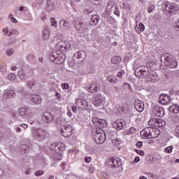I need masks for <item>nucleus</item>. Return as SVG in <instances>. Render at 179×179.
Instances as JSON below:
<instances>
[{"mask_svg":"<svg viewBox=\"0 0 179 179\" xmlns=\"http://www.w3.org/2000/svg\"><path fill=\"white\" fill-rule=\"evenodd\" d=\"M42 120L47 124L52 122L55 120L54 115L49 112H45L41 116Z\"/></svg>","mask_w":179,"mask_h":179,"instance_id":"obj_11","label":"nucleus"},{"mask_svg":"<svg viewBox=\"0 0 179 179\" xmlns=\"http://www.w3.org/2000/svg\"><path fill=\"white\" fill-rule=\"evenodd\" d=\"M113 13L114 15H117V16H120V10H118V7H115Z\"/></svg>","mask_w":179,"mask_h":179,"instance_id":"obj_55","label":"nucleus"},{"mask_svg":"<svg viewBox=\"0 0 179 179\" xmlns=\"http://www.w3.org/2000/svg\"><path fill=\"white\" fill-rule=\"evenodd\" d=\"M51 26L54 27H58V24L57 23V20L55 17L50 18Z\"/></svg>","mask_w":179,"mask_h":179,"instance_id":"obj_39","label":"nucleus"},{"mask_svg":"<svg viewBox=\"0 0 179 179\" xmlns=\"http://www.w3.org/2000/svg\"><path fill=\"white\" fill-rule=\"evenodd\" d=\"M101 176L103 178H110L111 177V175L107 172H102L101 173Z\"/></svg>","mask_w":179,"mask_h":179,"instance_id":"obj_43","label":"nucleus"},{"mask_svg":"<svg viewBox=\"0 0 179 179\" xmlns=\"http://www.w3.org/2000/svg\"><path fill=\"white\" fill-rule=\"evenodd\" d=\"M62 89H69V85L68 83H63L62 84Z\"/></svg>","mask_w":179,"mask_h":179,"instance_id":"obj_61","label":"nucleus"},{"mask_svg":"<svg viewBox=\"0 0 179 179\" xmlns=\"http://www.w3.org/2000/svg\"><path fill=\"white\" fill-rule=\"evenodd\" d=\"M6 55H8V57H10V55H13V49H8L6 50Z\"/></svg>","mask_w":179,"mask_h":179,"instance_id":"obj_47","label":"nucleus"},{"mask_svg":"<svg viewBox=\"0 0 179 179\" xmlns=\"http://www.w3.org/2000/svg\"><path fill=\"white\" fill-rule=\"evenodd\" d=\"M20 149L23 152V153H29V146L27 145H20Z\"/></svg>","mask_w":179,"mask_h":179,"instance_id":"obj_37","label":"nucleus"},{"mask_svg":"<svg viewBox=\"0 0 179 179\" xmlns=\"http://www.w3.org/2000/svg\"><path fill=\"white\" fill-rule=\"evenodd\" d=\"M85 163H90L92 162V157H85Z\"/></svg>","mask_w":179,"mask_h":179,"instance_id":"obj_57","label":"nucleus"},{"mask_svg":"<svg viewBox=\"0 0 179 179\" xmlns=\"http://www.w3.org/2000/svg\"><path fill=\"white\" fill-rule=\"evenodd\" d=\"M173 58H171L170 57V54L169 53H164L163 55H162L161 56V62H163V61H164L165 62H166V64H168L169 62H170V61Z\"/></svg>","mask_w":179,"mask_h":179,"instance_id":"obj_29","label":"nucleus"},{"mask_svg":"<svg viewBox=\"0 0 179 179\" xmlns=\"http://www.w3.org/2000/svg\"><path fill=\"white\" fill-rule=\"evenodd\" d=\"M167 65L169 66V68L171 69H174V68H177V66H178V62H177L176 60H174V59H172L171 60H170L168 63Z\"/></svg>","mask_w":179,"mask_h":179,"instance_id":"obj_32","label":"nucleus"},{"mask_svg":"<svg viewBox=\"0 0 179 179\" xmlns=\"http://www.w3.org/2000/svg\"><path fill=\"white\" fill-rule=\"evenodd\" d=\"M157 118L155 119H151L149 120L148 124L149 125L153 126L155 125L156 127V124L157 123Z\"/></svg>","mask_w":179,"mask_h":179,"instance_id":"obj_40","label":"nucleus"},{"mask_svg":"<svg viewBox=\"0 0 179 179\" xmlns=\"http://www.w3.org/2000/svg\"><path fill=\"white\" fill-rule=\"evenodd\" d=\"M137 29H139L140 33H141V31H145V24H143L142 22H140Z\"/></svg>","mask_w":179,"mask_h":179,"instance_id":"obj_41","label":"nucleus"},{"mask_svg":"<svg viewBox=\"0 0 179 179\" xmlns=\"http://www.w3.org/2000/svg\"><path fill=\"white\" fill-rule=\"evenodd\" d=\"M89 29H87V25L85 22L79 23L78 31L80 33H87Z\"/></svg>","mask_w":179,"mask_h":179,"instance_id":"obj_22","label":"nucleus"},{"mask_svg":"<svg viewBox=\"0 0 179 179\" xmlns=\"http://www.w3.org/2000/svg\"><path fill=\"white\" fill-rule=\"evenodd\" d=\"M50 29L47 27H44L43 30L42 31V38L45 41L48 40V38H50Z\"/></svg>","mask_w":179,"mask_h":179,"instance_id":"obj_19","label":"nucleus"},{"mask_svg":"<svg viewBox=\"0 0 179 179\" xmlns=\"http://www.w3.org/2000/svg\"><path fill=\"white\" fill-rule=\"evenodd\" d=\"M20 127H22V128H24V129H27V128L29 127V126L27 124H22L20 125Z\"/></svg>","mask_w":179,"mask_h":179,"instance_id":"obj_64","label":"nucleus"},{"mask_svg":"<svg viewBox=\"0 0 179 179\" xmlns=\"http://www.w3.org/2000/svg\"><path fill=\"white\" fill-rule=\"evenodd\" d=\"M66 57L64 54H59L57 52L50 53L49 55V59L52 62L57 64V65H61L63 62H65Z\"/></svg>","mask_w":179,"mask_h":179,"instance_id":"obj_2","label":"nucleus"},{"mask_svg":"<svg viewBox=\"0 0 179 179\" xmlns=\"http://www.w3.org/2000/svg\"><path fill=\"white\" fill-rule=\"evenodd\" d=\"M176 136H177V138H179V124H178L176 128Z\"/></svg>","mask_w":179,"mask_h":179,"instance_id":"obj_60","label":"nucleus"},{"mask_svg":"<svg viewBox=\"0 0 179 179\" xmlns=\"http://www.w3.org/2000/svg\"><path fill=\"white\" fill-rule=\"evenodd\" d=\"M15 91L13 90H8L5 92L3 94V99H10L11 97H13L15 96Z\"/></svg>","mask_w":179,"mask_h":179,"instance_id":"obj_26","label":"nucleus"},{"mask_svg":"<svg viewBox=\"0 0 179 179\" xmlns=\"http://www.w3.org/2000/svg\"><path fill=\"white\" fill-rule=\"evenodd\" d=\"M114 162L115 158H110L106 162V166H108L109 169H114V166H115V165L114 164Z\"/></svg>","mask_w":179,"mask_h":179,"instance_id":"obj_33","label":"nucleus"},{"mask_svg":"<svg viewBox=\"0 0 179 179\" xmlns=\"http://www.w3.org/2000/svg\"><path fill=\"white\" fill-rule=\"evenodd\" d=\"M47 8L48 10H52V8H54V3H52L50 0H48Z\"/></svg>","mask_w":179,"mask_h":179,"instance_id":"obj_38","label":"nucleus"},{"mask_svg":"<svg viewBox=\"0 0 179 179\" xmlns=\"http://www.w3.org/2000/svg\"><path fill=\"white\" fill-rule=\"evenodd\" d=\"M43 174H44V172H43L42 171H38L35 172V176H36V177L43 176Z\"/></svg>","mask_w":179,"mask_h":179,"instance_id":"obj_53","label":"nucleus"},{"mask_svg":"<svg viewBox=\"0 0 179 179\" xmlns=\"http://www.w3.org/2000/svg\"><path fill=\"white\" fill-rule=\"evenodd\" d=\"M113 164L115 165V166H113V168L118 169V167H121V166H122V161L121 160V159L117 157V158L115 159V162H114Z\"/></svg>","mask_w":179,"mask_h":179,"instance_id":"obj_34","label":"nucleus"},{"mask_svg":"<svg viewBox=\"0 0 179 179\" xmlns=\"http://www.w3.org/2000/svg\"><path fill=\"white\" fill-rule=\"evenodd\" d=\"M123 8L127 9V10H131V7L127 3H123Z\"/></svg>","mask_w":179,"mask_h":179,"instance_id":"obj_58","label":"nucleus"},{"mask_svg":"<svg viewBox=\"0 0 179 179\" xmlns=\"http://www.w3.org/2000/svg\"><path fill=\"white\" fill-rule=\"evenodd\" d=\"M159 135H160V130L155 127H152L151 128V139H155V138H157Z\"/></svg>","mask_w":179,"mask_h":179,"instance_id":"obj_27","label":"nucleus"},{"mask_svg":"<svg viewBox=\"0 0 179 179\" xmlns=\"http://www.w3.org/2000/svg\"><path fill=\"white\" fill-rule=\"evenodd\" d=\"M153 10H155V6L152 5L148 7V12H149V13H151V12H153Z\"/></svg>","mask_w":179,"mask_h":179,"instance_id":"obj_49","label":"nucleus"},{"mask_svg":"<svg viewBox=\"0 0 179 179\" xmlns=\"http://www.w3.org/2000/svg\"><path fill=\"white\" fill-rule=\"evenodd\" d=\"M18 113L21 117H27L29 115V109L27 108H21L18 110Z\"/></svg>","mask_w":179,"mask_h":179,"instance_id":"obj_30","label":"nucleus"},{"mask_svg":"<svg viewBox=\"0 0 179 179\" xmlns=\"http://www.w3.org/2000/svg\"><path fill=\"white\" fill-rule=\"evenodd\" d=\"M152 113L155 117H164V109L159 106H155L152 109Z\"/></svg>","mask_w":179,"mask_h":179,"instance_id":"obj_12","label":"nucleus"},{"mask_svg":"<svg viewBox=\"0 0 179 179\" xmlns=\"http://www.w3.org/2000/svg\"><path fill=\"white\" fill-rule=\"evenodd\" d=\"M24 72H25V75H29V78H31V76H33V75H34L33 71H31V70H28V71H24Z\"/></svg>","mask_w":179,"mask_h":179,"instance_id":"obj_51","label":"nucleus"},{"mask_svg":"<svg viewBox=\"0 0 179 179\" xmlns=\"http://www.w3.org/2000/svg\"><path fill=\"white\" fill-rule=\"evenodd\" d=\"M74 58H77L78 62H83L86 59V53L83 50L78 51L75 53Z\"/></svg>","mask_w":179,"mask_h":179,"instance_id":"obj_15","label":"nucleus"},{"mask_svg":"<svg viewBox=\"0 0 179 179\" xmlns=\"http://www.w3.org/2000/svg\"><path fill=\"white\" fill-rule=\"evenodd\" d=\"M123 75H125V71L124 70H122V71L118 72L117 77L118 78H122Z\"/></svg>","mask_w":179,"mask_h":179,"instance_id":"obj_52","label":"nucleus"},{"mask_svg":"<svg viewBox=\"0 0 179 179\" xmlns=\"http://www.w3.org/2000/svg\"><path fill=\"white\" fill-rule=\"evenodd\" d=\"M59 26L64 30H67V29H69L70 27L69 21L66 20H62L59 22Z\"/></svg>","mask_w":179,"mask_h":179,"instance_id":"obj_24","label":"nucleus"},{"mask_svg":"<svg viewBox=\"0 0 179 179\" xmlns=\"http://www.w3.org/2000/svg\"><path fill=\"white\" fill-rule=\"evenodd\" d=\"M12 34H15V35H17L19 34V31L16 30V29H13L11 30L8 34V37H10V36H12Z\"/></svg>","mask_w":179,"mask_h":179,"instance_id":"obj_42","label":"nucleus"},{"mask_svg":"<svg viewBox=\"0 0 179 179\" xmlns=\"http://www.w3.org/2000/svg\"><path fill=\"white\" fill-rule=\"evenodd\" d=\"M165 9L169 12V13H171V15H176L177 12L179 10V8L177 6V5L174 3H170L167 1L165 5Z\"/></svg>","mask_w":179,"mask_h":179,"instance_id":"obj_5","label":"nucleus"},{"mask_svg":"<svg viewBox=\"0 0 179 179\" xmlns=\"http://www.w3.org/2000/svg\"><path fill=\"white\" fill-rule=\"evenodd\" d=\"M167 122L166 120H163L162 119H157V124H155V127H158V128H161L163 129V128H165Z\"/></svg>","mask_w":179,"mask_h":179,"instance_id":"obj_25","label":"nucleus"},{"mask_svg":"<svg viewBox=\"0 0 179 179\" xmlns=\"http://www.w3.org/2000/svg\"><path fill=\"white\" fill-rule=\"evenodd\" d=\"M71 110L74 114H76V113L78 112V109L76 108V106H73L71 107Z\"/></svg>","mask_w":179,"mask_h":179,"instance_id":"obj_62","label":"nucleus"},{"mask_svg":"<svg viewBox=\"0 0 179 179\" xmlns=\"http://www.w3.org/2000/svg\"><path fill=\"white\" fill-rule=\"evenodd\" d=\"M135 132H136V129H135V127L129 128V134H135Z\"/></svg>","mask_w":179,"mask_h":179,"instance_id":"obj_59","label":"nucleus"},{"mask_svg":"<svg viewBox=\"0 0 179 179\" xmlns=\"http://www.w3.org/2000/svg\"><path fill=\"white\" fill-rule=\"evenodd\" d=\"M113 8H114V3L111 1H109L106 5V10L108 12H113Z\"/></svg>","mask_w":179,"mask_h":179,"instance_id":"obj_36","label":"nucleus"},{"mask_svg":"<svg viewBox=\"0 0 179 179\" xmlns=\"http://www.w3.org/2000/svg\"><path fill=\"white\" fill-rule=\"evenodd\" d=\"M88 90L91 93L99 92V90H100V84L97 83H91L90 86H88Z\"/></svg>","mask_w":179,"mask_h":179,"instance_id":"obj_17","label":"nucleus"},{"mask_svg":"<svg viewBox=\"0 0 179 179\" xmlns=\"http://www.w3.org/2000/svg\"><path fill=\"white\" fill-rule=\"evenodd\" d=\"M103 101L104 96H103V95H101V94L98 93L94 97L93 104L97 107L98 106H101V103H103Z\"/></svg>","mask_w":179,"mask_h":179,"instance_id":"obj_16","label":"nucleus"},{"mask_svg":"<svg viewBox=\"0 0 179 179\" xmlns=\"http://www.w3.org/2000/svg\"><path fill=\"white\" fill-rule=\"evenodd\" d=\"M152 127H146L141 131V135L144 139H152Z\"/></svg>","mask_w":179,"mask_h":179,"instance_id":"obj_13","label":"nucleus"},{"mask_svg":"<svg viewBox=\"0 0 179 179\" xmlns=\"http://www.w3.org/2000/svg\"><path fill=\"white\" fill-rule=\"evenodd\" d=\"M50 149L54 153L59 154V152L65 150V144L64 143H55L50 145Z\"/></svg>","mask_w":179,"mask_h":179,"instance_id":"obj_6","label":"nucleus"},{"mask_svg":"<svg viewBox=\"0 0 179 179\" xmlns=\"http://www.w3.org/2000/svg\"><path fill=\"white\" fill-rule=\"evenodd\" d=\"M9 19H10L11 22L13 23H17V20L16 18L13 17V14H10L8 15Z\"/></svg>","mask_w":179,"mask_h":179,"instance_id":"obj_44","label":"nucleus"},{"mask_svg":"<svg viewBox=\"0 0 179 179\" xmlns=\"http://www.w3.org/2000/svg\"><path fill=\"white\" fill-rule=\"evenodd\" d=\"M92 139L96 145H101L106 141V132L102 129H96L92 134Z\"/></svg>","mask_w":179,"mask_h":179,"instance_id":"obj_1","label":"nucleus"},{"mask_svg":"<svg viewBox=\"0 0 179 179\" xmlns=\"http://www.w3.org/2000/svg\"><path fill=\"white\" fill-rule=\"evenodd\" d=\"M125 126V121L124 120H118L113 123V127L115 129L120 131V129H124Z\"/></svg>","mask_w":179,"mask_h":179,"instance_id":"obj_14","label":"nucleus"},{"mask_svg":"<svg viewBox=\"0 0 179 179\" xmlns=\"http://www.w3.org/2000/svg\"><path fill=\"white\" fill-rule=\"evenodd\" d=\"M9 80H15L16 79V76L14 73H10L8 76Z\"/></svg>","mask_w":179,"mask_h":179,"instance_id":"obj_46","label":"nucleus"},{"mask_svg":"<svg viewBox=\"0 0 179 179\" xmlns=\"http://www.w3.org/2000/svg\"><path fill=\"white\" fill-rule=\"evenodd\" d=\"M135 152H136L138 155H140V156H145V152L142 150H135Z\"/></svg>","mask_w":179,"mask_h":179,"instance_id":"obj_48","label":"nucleus"},{"mask_svg":"<svg viewBox=\"0 0 179 179\" xmlns=\"http://www.w3.org/2000/svg\"><path fill=\"white\" fill-rule=\"evenodd\" d=\"M3 33L5 34L6 36H8L9 34V28L6 27L3 29Z\"/></svg>","mask_w":179,"mask_h":179,"instance_id":"obj_56","label":"nucleus"},{"mask_svg":"<svg viewBox=\"0 0 179 179\" xmlns=\"http://www.w3.org/2000/svg\"><path fill=\"white\" fill-rule=\"evenodd\" d=\"M31 100L32 103H34L35 104H41V96H40L39 95H32L31 97Z\"/></svg>","mask_w":179,"mask_h":179,"instance_id":"obj_28","label":"nucleus"},{"mask_svg":"<svg viewBox=\"0 0 179 179\" xmlns=\"http://www.w3.org/2000/svg\"><path fill=\"white\" fill-rule=\"evenodd\" d=\"M61 135L64 138H69L73 134V126L69 124L64 125V129H60Z\"/></svg>","mask_w":179,"mask_h":179,"instance_id":"obj_4","label":"nucleus"},{"mask_svg":"<svg viewBox=\"0 0 179 179\" xmlns=\"http://www.w3.org/2000/svg\"><path fill=\"white\" fill-rule=\"evenodd\" d=\"M92 122L95 127H98L99 129H101V128H106V127H107V121H106V120L94 117L92 118Z\"/></svg>","mask_w":179,"mask_h":179,"instance_id":"obj_7","label":"nucleus"},{"mask_svg":"<svg viewBox=\"0 0 179 179\" xmlns=\"http://www.w3.org/2000/svg\"><path fill=\"white\" fill-rule=\"evenodd\" d=\"M17 76L20 78V79L21 80H26L27 79H30V76L29 75H27L25 71L22 70H20L17 72Z\"/></svg>","mask_w":179,"mask_h":179,"instance_id":"obj_21","label":"nucleus"},{"mask_svg":"<svg viewBox=\"0 0 179 179\" xmlns=\"http://www.w3.org/2000/svg\"><path fill=\"white\" fill-rule=\"evenodd\" d=\"M56 48L59 51H67L71 48V43L68 41H61L56 44Z\"/></svg>","mask_w":179,"mask_h":179,"instance_id":"obj_8","label":"nucleus"},{"mask_svg":"<svg viewBox=\"0 0 179 179\" xmlns=\"http://www.w3.org/2000/svg\"><path fill=\"white\" fill-rule=\"evenodd\" d=\"M175 27L176 29V31H179V20H178V22L176 23Z\"/></svg>","mask_w":179,"mask_h":179,"instance_id":"obj_63","label":"nucleus"},{"mask_svg":"<svg viewBox=\"0 0 179 179\" xmlns=\"http://www.w3.org/2000/svg\"><path fill=\"white\" fill-rule=\"evenodd\" d=\"M159 103L162 106H167L171 103V97L169 94H162L159 95Z\"/></svg>","mask_w":179,"mask_h":179,"instance_id":"obj_10","label":"nucleus"},{"mask_svg":"<svg viewBox=\"0 0 179 179\" xmlns=\"http://www.w3.org/2000/svg\"><path fill=\"white\" fill-rule=\"evenodd\" d=\"M173 145L169 146L165 148V152L166 153H171V152H173Z\"/></svg>","mask_w":179,"mask_h":179,"instance_id":"obj_45","label":"nucleus"},{"mask_svg":"<svg viewBox=\"0 0 179 179\" xmlns=\"http://www.w3.org/2000/svg\"><path fill=\"white\" fill-rule=\"evenodd\" d=\"M46 135L47 131L43 129H36L33 133V136H34L36 139H38V141H43Z\"/></svg>","mask_w":179,"mask_h":179,"instance_id":"obj_9","label":"nucleus"},{"mask_svg":"<svg viewBox=\"0 0 179 179\" xmlns=\"http://www.w3.org/2000/svg\"><path fill=\"white\" fill-rule=\"evenodd\" d=\"M100 21V17L97 15H92L90 24L91 26H96Z\"/></svg>","mask_w":179,"mask_h":179,"instance_id":"obj_23","label":"nucleus"},{"mask_svg":"<svg viewBox=\"0 0 179 179\" xmlns=\"http://www.w3.org/2000/svg\"><path fill=\"white\" fill-rule=\"evenodd\" d=\"M77 104L80 110H87V102L83 99H78Z\"/></svg>","mask_w":179,"mask_h":179,"instance_id":"obj_20","label":"nucleus"},{"mask_svg":"<svg viewBox=\"0 0 179 179\" xmlns=\"http://www.w3.org/2000/svg\"><path fill=\"white\" fill-rule=\"evenodd\" d=\"M143 145V143L142 141H138L136 143V146L138 148V149H141L142 148V145Z\"/></svg>","mask_w":179,"mask_h":179,"instance_id":"obj_54","label":"nucleus"},{"mask_svg":"<svg viewBox=\"0 0 179 179\" xmlns=\"http://www.w3.org/2000/svg\"><path fill=\"white\" fill-rule=\"evenodd\" d=\"M35 82L34 81H30L27 83V87L29 88V89H31L33 87V86H34L35 85Z\"/></svg>","mask_w":179,"mask_h":179,"instance_id":"obj_50","label":"nucleus"},{"mask_svg":"<svg viewBox=\"0 0 179 179\" xmlns=\"http://www.w3.org/2000/svg\"><path fill=\"white\" fill-rule=\"evenodd\" d=\"M170 113H173V114H178L179 113V106L177 104H173L169 107Z\"/></svg>","mask_w":179,"mask_h":179,"instance_id":"obj_31","label":"nucleus"},{"mask_svg":"<svg viewBox=\"0 0 179 179\" xmlns=\"http://www.w3.org/2000/svg\"><path fill=\"white\" fill-rule=\"evenodd\" d=\"M134 107L138 113H142L145 108V105L143 104V102L137 101L134 103Z\"/></svg>","mask_w":179,"mask_h":179,"instance_id":"obj_18","label":"nucleus"},{"mask_svg":"<svg viewBox=\"0 0 179 179\" xmlns=\"http://www.w3.org/2000/svg\"><path fill=\"white\" fill-rule=\"evenodd\" d=\"M135 75L137 78L143 77L145 79H149V78H150V71L147 66H141L136 69Z\"/></svg>","mask_w":179,"mask_h":179,"instance_id":"obj_3","label":"nucleus"},{"mask_svg":"<svg viewBox=\"0 0 179 179\" xmlns=\"http://www.w3.org/2000/svg\"><path fill=\"white\" fill-rule=\"evenodd\" d=\"M122 59H121V57L120 56H115L112 58L111 62L112 64H115V65H117V64H120Z\"/></svg>","mask_w":179,"mask_h":179,"instance_id":"obj_35","label":"nucleus"}]
</instances>
